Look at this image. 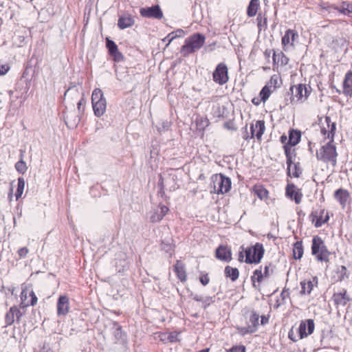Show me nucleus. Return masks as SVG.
I'll return each mask as SVG.
<instances>
[{
  "mask_svg": "<svg viewBox=\"0 0 352 352\" xmlns=\"http://www.w3.org/2000/svg\"><path fill=\"white\" fill-rule=\"evenodd\" d=\"M206 37L201 33H195L187 38L182 45L180 53L184 57L188 56L189 54L199 50L204 44Z\"/></svg>",
  "mask_w": 352,
  "mask_h": 352,
  "instance_id": "f257e3e1",
  "label": "nucleus"
},
{
  "mask_svg": "<svg viewBox=\"0 0 352 352\" xmlns=\"http://www.w3.org/2000/svg\"><path fill=\"white\" fill-rule=\"evenodd\" d=\"M336 147L333 144V140H330L325 145L322 146L316 153L318 160L328 163L331 162L333 166L337 164Z\"/></svg>",
  "mask_w": 352,
  "mask_h": 352,
  "instance_id": "f03ea898",
  "label": "nucleus"
},
{
  "mask_svg": "<svg viewBox=\"0 0 352 352\" xmlns=\"http://www.w3.org/2000/svg\"><path fill=\"white\" fill-rule=\"evenodd\" d=\"M311 254L316 256L317 261L328 262L331 252L327 249L324 241L318 236L312 239Z\"/></svg>",
  "mask_w": 352,
  "mask_h": 352,
  "instance_id": "7ed1b4c3",
  "label": "nucleus"
},
{
  "mask_svg": "<svg viewBox=\"0 0 352 352\" xmlns=\"http://www.w3.org/2000/svg\"><path fill=\"white\" fill-rule=\"evenodd\" d=\"M231 188V180L222 174L215 175L212 177L210 184V192L215 194H224L228 192Z\"/></svg>",
  "mask_w": 352,
  "mask_h": 352,
  "instance_id": "20e7f679",
  "label": "nucleus"
},
{
  "mask_svg": "<svg viewBox=\"0 0 352 352\" xmlns=\"http://www.w3.org/2000/svg\"><path fill=\"white\" fill-rule=\"evenodd\" d=\"M264 252L265 250L263 244L260 243H256L255 245L247 248L245 250V262L246 263L250 264L258 263L261 262L263 256Z\"/></svg>",
  "mask_w": 352,
  "mask_h": 352,
  "instance_id": "39448f33",
  "label": "nucleus"
},
{
  "mask_svg": "<svg viewBox=\"0 0 352 352\" xmlns=\"http://www.w3.org/2000/svg\"><path fill=\"white\" fill-rule=\"evenodd\" d=\"M311 91L308 89L305 85L299 84L298 86H291L289 91V102L294 104L298 102L302 99L305 100L310 94Z\"/></svg>",
  "mask_w": 352,
  "mask_h": 352,
  "instance_id": "423d86ee",
  "label": "nucleus"
},
{
  "mask_svg": "<svg viewBox=\"0 0 352 352\" xmlns=\"http://www.w3.org/2000/svg\"><path fill=\"white\" fill-rule=\"evenodd\" d=\"M243 130V138L244 140H249L254 137L260 140L265 130V122L264 120H257L255 124L252 123L250 124V135L248 133L247 126Z\"/></svg>",
  "mask_w": 352,
  "mask_h": 352,
  "instance_id": "0eeeda50",
  "label": "nucleus"
},
{
  "mask_svg": "<svg viewBox=\"0 0 352 352\" xmlns=\"http://www.w3.org/2000/svg\"><path fill=\"white\" fill-rule=\"evenodd\" d=\"M213 80L220 85L226 84L228 80V69L224 63H220L216 67L212 74Z\"/></svg>",
  "mask_w": 352,
  "mask_h": 352,
  "instance_id": "6e6552de",
  "label": "nucleus"
},
{
  "mask_svg": "<svg viewBox=\"0 0 352 352\" xmlns=\"http://www.w3.org/2000/svg\"><path fill=\"white\" fill-rule=\"evenodd\" d=\"M170 171V173H168V175L165 179L162 175L160 177L158 184L161 188V191L164 190L165 185L168 187L170 191H175L179 188V185L177 184V176L174 173H173L172 169Z\"/></svg>",
  "mask_w": 352,
  "mask_h": 352,
  "instance_id": "1a4fd4ad",
  "label": "nucleus"
},
{
  "mask_svg": "<svg viewBox=\"0 0 352 352\" xmlns=\"http://www.w3.org/2000/svg\"><path fill=\"white\" fill-rule=\"evenodd\" d=\"M140 14L142 17L162 19L163 18V12L159 5L152 6L151 7L141 8Z\"/></svg>",
  "mask_w": 352,
  "mask_h": 352,
  "instance_id": "9d476101",
  "label": "nucleus"
},
{
  "mask_svg": "<svg viewBox=\"0 0 352 352\" xmlns=\"http://www.w3.org/2000/svg\"><path fill=\"white\" fill-rule=\"evenodd\" d=\"M315 328L314 321L312 319L302 320L298 327V333L300 339L307 337L311 335Z\"/></svg>",
  "mask_w": 352,
  "mask_h": 352,
  "instance_id": "9b49d317",
  "label": "nucleus"
},
{
  "mask_svg": "<svg viewBox=\"0 0 352 352\" xmlns=\"http://www.w3.org/2000/svg\"><path fill=\"white\" fill-rule=\"evenodd\" d=\"M309 218L313 222H315L314 226L316 228H319L328 221L329 216L327 212L324 209L318 211H313L309 215Z\"/></svg>",
  "mask_w": 352,
  "mask_h": 352,
  "instance_id": "f8f14e48",
  "label": "nucleus"
},
{
  "mask_svg": "<svg viewBox=\"0 0 352 352\" xmlns=\"http://www.w3.org/2000/svg\"><path fill=\"white\" fill-rule=\"evenodd\" d=\"M285 195L292 200H294L296 204H299L302 201V193L300 189L297 188L292 183L287 184L285 189Z\"/></svg>",
  "mask_w": 352,
  "mask_h": 352,
  "instance_id": "ddd939ff",
  "label": "nucleus"
},
{
  "mask_svg": "<svg viewBox=\"0 0 352 352\" xmlns=\"http://www.w3.org/2000/svg\"><path fill=\"white\" fill-rule=\"evenodd\" d=\"M106 46L109 54L113 57L114 61L120 62L124 60L122 54L119 52L118 46L113 41L107 38Z\"/></svg>",
  "mask_w": 352,
  "mask_h": 352,
  "instance_id": "4468645a",
  "label": "nucleus"
},
{
  "mask_svg": "<svg viewBox=\"0 0 352 352\" xmlns=\"http://www.w3.org/2000/svg\"><path fill=\"white\" fill-rule=\"evenodd\" d=\"M215 256L219 260L228 263L232 259L231 250L227 245H219L216 250Z\"/></svg>",
  "mask_w": 352,
  "mask_h": 352,
  "instance_id": "2eb2a0df",
  "label": "nucleus"
},
{
  "mask_svg": "<svg viewBox=\"0 0 352 352\" xmlns=\"http://www.w3.org/2000/svg\"><path fill=\"white\" fill-rule=\"evenodd\" d=\"M332 298L335 305L338 307H344L351 300L345 289H343L341 292L334 293Z\"/></svg>",
  "mask_w": 352,
  "mask_h": 352,
  "instance_id": "dca6fc26",
  "label": "nucleus"
},
{
  "mask_svg": "<svg viewBox=\"0 0 352 352\" xmlns=\"http://www.w3.org/2000/svg\"><path fill=\"white\" fill-rule=\"evenodd\" d=\"M69 309V298L67 296H60L57 302V314L65 316Z\"/></svg>",
  "mask_w": 352,
  "mask_h": 352,
  "instance_id": "f3484780",
  "label": "nucleus"
},
{
  "mask_svg": "<svg viewBox=\"0 0 352 352\" xmlns=\"http://www.w3.org/2000/svg\"><path fill=\"white\" fill-rule=\"evenodd\" d=\"M244 316L246 319H248V321L246 322L247 324H249L250 327H254L255 331H256L259 324V314L254 310H248L245 313Z\"/></svg>",
  "mask_w": 352,
  "mask_h": 352,
  "instance_id": "a211bd4d",
  "label": "nucleus"
},
{
  "mask_svg": "<svg viewBox=\"0 0 352 352\" xmlns=\"http://www.w3.org/2000/svg\"><path fill=\"white\" fill-rule=\"evenodd\" d=\"M292 146H290V144H289L288 143L283 145L285 154V156L287 158V162H286L287 166V174L289 177H291V174H292L291 168L293 164L292 155L294 154V155H296L294 150H293V151L292 152Z\"/></svg>",
  "mask_w": 352,
  "mask_h": 352,
  "instance_id": "6ab92c4d",
  "label": "nucleus"
},
{
  "mask_svg": "<svg viewBox=\"0 0 352 352\" xmlns=\"http://www.w3.org/2000/svg\"><path fill=\"white\" fill-rule=\"evenodd\" d=\"M174 271L177 276V278L182 281L185 282L187 279L186 272L185 270L184 263L177 260L174 265Z\"/></svg>",
  "mask_w": 352,
  "mask_h": 352,
  "instance_id": "aec40b11",
  "label": "nucleus"
},
{
  "mask_svg": "<svg viewBox=\"0 0 352 352\" xmlns=\"http://www.w3.org/2000/svg\"><path fill=\"white\" fill-rule=\"evenodd\" d=\"M297 32L293 30H287L285 35L282 37V44L284 46L287 45H294V41L298 38Z\"/></svg>",
  "mask_w": 352,
  "mask_h": 352,
  "instance_id": "412c9836",
  "label": "nucleus"
},
{
  "mask_svg": "<svg viewBox=\"0 0 352 352\" xmlns=\"http://www.w3.org/2000/svg\"><path fill=\"white\" fill-rule=\"evenodd\" d=\"M343 94L347 96H352V72L345 75L343 82Z\"/></svg>",
  "mask_w": 352,
  "mask_h": 352,
  "instance_id": "4be33fe9",
  "label": "nucleus"
},
{
  "mask_svg": "<svg viewBox=\"0 0 352 352\" xmlns=\"http://www.w3.org/2000/svg\"><path fill=\"white\" fill-rule=\"evenodd\" d=\"M334 197L344 207L349 199V193L346 190L339 188L335 192Z\"/></svg>",
  "mask_w": 352,
  "mask_h": 352,
  "instance_id": "5701e85b",
  "label": "nucleus"
},
{
  "mask_svg": "<svg viewBox=\"0 0 352 352\" xmlns=\"http://www.w3.org/2000/svg\"><path fill=\"white\" fill-rule=\"evenodd\" d=\"M92 107L94 115L97 117H101L104 115L107 109V100H102L100 102H95L92 103Z\"/></svg>",
  "mask_w": 352,
  "mask_h": 352,
  "instance_id": "b1692460",
  "label": "nucleus"
},
{
  "mask_svg": "<svg viewBox=\"0 0 352 352\" xmlns=\"http://www.w3.org/2000/svg\"><path fill=\"white\" fill-rule=\"evenodd\" d=\"M135 23L133 17L131 16H120L118 21V26L120 29L124 30L131 27Z\"/></svg>",
  "mask_w": 352,
  "mask_h": 352,
  "instance_id": "393cba45",
  "label": "nucleus"
},
{
  "mask_svg": "<svg viewBox=\"0 0 352 352\" xmlns=\"http://www.w3.org/2000/svg\"><path fill=\"white\" fill-rule=\"evenodd\" d=\"M325 121L327 124L328 127L329 128V131H327L326 129L323 128L321 129L322 133L324 135L327 133V138H331L330 140H333L335 131H336V123L332 122L331 118L328 116L325 118Z\"/></svg>",
  "mask_w": 352,
  "mask_h": 352,
  "instance_id": "a878e982",
  "label": "nucleus"
},
{
  "mask_svg": "<svg viewBox=\"0 0 352 352\" xmlns=\"http://www.w3.org/2000/svg\"><path fill=\"white\" fill-rule=\"evenodd\" d=\"M225 276L230 278L232 282L236 280L239 276V271L236 267L226 266L224 270Z\"/></svg>",
  "mask_w": 352,
  "mask_h": 352,
  "instance_id": "bb28decb",
  "label": "nucleus"
},
{
  "mask_svg": "<svg viewBox=\"0 0 352 352\" xmlns=\"http://www.w3.org/2000/svg\"><path fill=\"white\" fill-rule=\"evenodd\" d=\"M192 298L197 302H202V307L204 309H206L208 307H209L211 304L214 302V297L213 296H206V297H201L197 294L192 295Z\"/></svg>",
  "mask_w": 352,
  "mask_h": 352,
  "instance_id": "cd10ccee",
  "label": "nucleus"
},
{
  "mask_svg": "<svg viewBox=\"0 0 352 352\" xmlns=\"http://www.w3.org/2000/svg\"><path fill=\"white\" fill-rule=\"evenodd\" d=\"M301 133L298 130L291 129L289 131L288 144L290 146H296L300 140Z\"/></svg>",
  "mask_w": 352,
  "mask_h": 352,
  "instance_id": "c85d7f7f",
  "label": "nucleus"
},
{
  "mask_svg": "<svg viewBox=\"0 0 352 352\" xmlns=\"http://www.w3.org/2000/svg\"><path fill=\"white\" fill-rule=\"evenodd\" d=\"M260 7L259 0H251L247 8V15L249 17H253L257 14Z\"/></svg>",
  "mask_w": 352,
  "mask_h": 352,
  "instance_id": "c756f323",
  "label": "nucleus"
},
{
  "mask_svg": "<svg viewBox=\"0 0 352 352\" xmlns=\"http://www.w3.org/2000/svg\"><path fill=\"white\" fill-rule=\"evenodd\" d=\"M303 247L302 241H296L294 244L293 253L295 259H300L303 255Z\"/></svg>",
  "mask_w": 352,
  "mask_h": 352,
  "instance_id": "7c9ffc66",
  "label": "nucleus"
},
{
  "mask_svg": "<svg viewBox=\"0 0 352 352\" xmlns=\"http://www.w3.org/2000/svg\"><path fill=\"white\" fill-rule=\"evenodd\" d=\"M23 153L24 151L21 150L20 160L15 164V168L21 174H24L28 169L26 163L23 160Z\"/></svg>",
  "mask_w": 352,
  "mask_h": 352,
  "instance_id": "2f4dec72",
  "label": "nucleus"
},
{
  "mask_svg": "<svg viewBox=\"0 0 352 352\" xmlns=\"http://www.w3.org/2000/svg\"><path fill=\"white\" fill-rule=\"evenodd\" d=\"M280 80L278 76L274 74L271 76L270 80L265 85L268 87L271 90H272V92H274L277 87H280Z\"/></svg>",
  "mask_w": 352,
  "mask_h": 352,
  "instance_id": "473e14b6",
  "label": "nucleus"
},
{
  "mask_svg": "<svg viewBox=\"0 0 352 352\" xmlns=\"http://www.w3.org/2000/svg\"><path fill=\"white\" fill-rule=\"evenodd\" d=\"M106 98L104 97V94L102 91L99 88H96L91 95V103L95 102H100L102 100H104Z\"/></svg>",
  "mask_w": 352,
  "mask_h": 352,
  "instance_id": "72a5a7b5",
  "label": "nucleus"
},
{
  "mask_svg": "<svg viewBox=\"0 0 352 352\" xmlns=\"http://www.w3.org/2000/svg\"><path fill=\"white\" fill-rule=\"evenodd\" d=\"M336 273L337 274L338 281H342L349 277L346 267L344 265L338 267Z\"/></svg>",
  "mask_w": 352,
  "mask_h": 352,
  "instance_id": "f704fd0d",
  "label": "nucleus"
},
{
  "mask_svg": "<svg viewBox=\"0 0 352 352\" xmlns=\"http://www.w3.org/2000/svg\"><path fill=\"white\" fill-rule=\"evenodd\" d=\"M301 285V290L300 294H309L313 289V283L311 280L309 281H302L300 283Z\"/></svg>",
  "mask_w": 352,
  "mask_h": 352,
  "instance_id": "c9c22d12",
  "label": "nucleus"
},
{
  "mask_svg": "<svg viewBox=\"0 0 352 352\" xmlns=\"http://www.w3.org/2000/svg\"><path fill=\"white\" fill-rule=\"evenodd\" d=\"M24 187H25V180L23 177H19L18 179L16 192L15 193V197H16V200L19 199L21 197L23 190H24Z\"/></svg>",
  "mask_w": 352,
  "mask_h": 352,
  "instance_id": "e433bc0d",
  "label": "nucleus"
},
{
  "mask_svg": "<svg viewBox=\"0 0 352 352\" xmlns=\"http://www.w3.org/2000/svg\"><path fill=\"white\" fill-rule=\"evenodd\" d=\"M256 21L257 26L259 30H261L263 28H267V19L265 15H263L261 13H259L256 17Z\"/></svg>",
  "mask_w": 352,
  "mask_h": 352,
  "instance_id": "4c0bfd02",
  "label": "nucleus"
},
{
  "mask_svg": "<svg viewBox=\"0 0 352 352\" xmlns=\"http://www.w3.org/2000/svg\"><path fill=\"white\" fill-rule=\"evenodd\" d=\"M272 93V90H271L268 87L265 85L260 91V97L261 100L265 102L270 97V94Z\"/></svg>",
  "mask_w": 352,
  "mask_h": 352,
  "instance_id": "58836bf2",
  "label": "nucleus"
},
{
  "mask_svg": "<svg viewBox=\"0 0 352 352\" xmlns=\"http://www.w3.org/2000/svg\"><path fill=\"white\" fill-rule=\"evenodd\" d=\"M15 316L12 307L10 308L9 311L6 314L5 322L6 326L12 324L14 322Z\"/></svg>",
  "mask_w": 352,
  "mask_h": 352,
  "instance_id": "ea45409f",
  "label": "nucleus"
},
{
  "mask_svg": "<svg viewBox=\"0 0 352 352\" xmlns=\"http://www.w3.org/2000/svg\"><path fill=\"white\" fill-rule=\"evenodd\" d=\"M264 276L262 273L261 267L260 269H256L253 275L251 277V280L253 283V285L255 287V281L256 280L258 283H261L263 280Z\"/></svg>",
  "mask_w": 352,
  "mask_h": 352,
  "instance_id": "a19ab883",
  "label": "nucleus"
},
{
  "mask_svg": "<svg viewBox=\"0 0 352 352\" xmlns=\"http://www.w3.org/2000/svg\"><path fill=\"white\" fill-rule=\"evenodd\" d=\"M72 118V116L71 114H67L65 117V124L67 125H69V124H70L71 126L77 125V124L80 121V118H79L78 116H74L73 120H71Z\"/></svg>",
  "mask_w": 352,
  "mask_h": 352,
  "instance_id": "79ce46f5",
  "label": "nucleus"
},
{
  "mask_svg": "<svg viewBox=\"0 0 352 352\" xmlns=\"http://www.w3.org/2000/svg\"><path fill=\"white\" fill-rule=\"evenodd\" d=\"M237 330L239 333L242 336L256 332L254 327H250L249 324H248L245 327H237Z\"/></svg>",
  "mask_w": 352,
  "mask_h": 352,
  "instance_id": "37998d69",
  "label": "nucleus"
},
{
  "mask_svg": "<svg viewBox=\"0 0 352 352\" xmlns=\"http://www.w3.org/2000/svg\"><path fill=\"white\" fill-rule=\"evenodd\" d=\"M280 298H281V300H277L278 307L280 306V305L285 304V300L289 298V289L285 288L280 293Z\"/></svg>",
  "mask_w": 352,
  "mask_h": 352,
  "instance_id": "c03bdc74",
  "label": "nucleus"
},
{
  "mask_svg": "<svg viewBox=\"0 0 352 352\" xmlns=\"http://www.w3.org/2000/svg\"><path fill=\"white\" fill-rule=\"evenodd\" d=\"M177 32H179V33H183V30H181V29H179L177 30L175 32H170V34H168L164 38V41H167L168 43L167 45L170 44V43L175 38H177V36H179L177 34Z\"/></svg>",
  "mask_w": 352,
  "mask_h": 352,
  "instance_id": "a18cd8bd",
  "label": "nucleus"
},
{
  "mask_svg": "<svg viewBox=\"0 0 352 352\" xmlns=\"http://www.w3.org/2000/svg\"><path fill=\"white\" fill-rule=\"evenodd\" d=\"M161 249L166 253L172 254L173 251V245L169 242L162 241L161 244Z\"/></svg>",
  "mask_w": 352,
  "mask_h": 352,
  "instance_id": "49530a36",
  "label": "nucleus"
},
{
  "mask_svg": "<svg viewBox=\"0 0 352 352\" xmlns=\"http://www.w3.org/2000/svg\"><path fill=\"white\" fill-rule=\"evenodd\" d=\"M302 174L300 164L299 162L294 163L292 176L294 177H299Z\"/></svg>",
  "mask_w": 352,
  "mask_h": 352,
  "instance_id": "de8ad7c7",
  "label": "nucleus"
},
{
  "mask_svg": "<svg viewBox=\"0 0 352 352\" xmlns=\"http://www.w3.org/2000/svg\"><path fill=\"white\" fill-rule=\"evenodd\" d=\"M277 56H278V57L280 56V63H281V65H287L288 63L289 58L283 52H280L278 54H276V53H274L273 60H274V62H276Z\"/></svg>",
  "mask_w": 352,
  "mask_h": 352,
  "instance_id": "09e8293b",
  "label": "nucleus"
},
{
  "mask_svg": "<svg viewBox=\"0 0 352 352\" xmlns=\"http://www.w3.org/2000/svg\"><path fill=\"white\" fill-rule=\"evenodd\" d=\"M162 219V217H161V215L160 214L159 209L155 210L153 212V214H151V216L150 217V220L153 223L159 222Z\"/></svg>",
  "mask_w": 352,
  "mask_h": 352,
  "instance_id": "8fccbe9b",
  "label": "nucleus"
},
{
  "mask_svg": "<svg viewBox=\"0 0 352 352\" xmlns=\"http://www.w3.org/2000/svg\"><path fill=\"white\" fill-rule=\"evenodd\" d=\"M166 340L167 342H176L179 341L178 339V333L176 331H173L169 333H168V336H166Z\"/></svg>",
  "mask_w": 352,
  "mask_h": 352,
  "instance_id": "3c124183",
  "label": "nucleus"
},
{
  "mask_svg": "<svg viewBox=\"0 0 352 352\" xmlns=\"http://www.w3.org/2000/svg\"><path fill=\"white\" fill-rule=\"evenodd\" d=\"M256 192L258 195V197L260 198H263V197H266L267 196V194H268V192L266 189L263 188H258V189L256 190Z\"/></svg>",
  "mask_w": 352,
  "mask_h": 352,
  "instance_id": "603ef678",
  "label": "nucleus"
},
{
  "mask_svg": "<svg viewBox=\"0 0 352 352\" xmlns=\"http://www.w3.org/2000/svg\"><path fill=\"white\" fill-rule=\"evenodd\" d=\"M199 281L201 282V283L203 285H204V286L207 285L210 282V278H209L208 274H202L201 276H200Z\"/></svg>",
  "mask_w": 352,
  "mask_h": 352,
  "instance_id": "864d4df0",
  "label": "nucleus"
},
{
  "mask_svg": "<svg viewBox=\"0 0 352 352\" xmlns=\"http://www.w3.org/2000/svg\"><path fill=\"white\" fill-rule=\"evenodd\" d=\"M157 209H159L160 214L162 219L169 210L168 208L164 205H160Z\"/></svg>",
  "mask_w": 352,
  "mask_h": 352,
  "instance_id": "5fc2aeb1",
  "label": "nucleus"
},
{
  "mask_svg": "<svg viewBox=\"0 0 352 352\" xmlns=\"http://www.w3.org/2000/svg\"><path fill=\"white\" fill-rule=\"evenodd\" d=\"M170 123L168 121H163L161 124V126L157 127V130L160 132L165 131L168 129Z\"/></svg>",
  "mask_w": 352,
  "mask_h": 352,
  "instance_id": "6e6d98bb",
  "label": "nucleus"
},
{
  "mask_svg": "<svg viewBox=\"0 0 352 352\" xmlns=\"http://www.w3.org/2000/svg\"><path fill=\"white\" fill-rule=\"evenodd\" d=\"M14 314L15 316V318H16V321L19 322L21 317L23 316V313L21 311V310L16 306L12 307Z\"/></svg>",
  "mask_w": 352,
  "mask_h": 352,
  "instance_id": "4d7b16f0",
  "label": "nucleus"
},
{
  "mask_svg": "<svg viewBox=\"0 0 352 352\" xmlns=\"http://www.w3.org/2000/svg\"><path fill=\"white\" fill-rule=\"evenodd\" d=\"M28 252V249L26 247H23L18 250V254L20 258H25L27 256Z\"/></svg>",
  "mask_w": 352,
  "mask_h": 352,
  "instance_id": "13d9d810",
  "label": "nucleus"
},
{
  "mask_svg": "<svg viewBox=\"0 0 352 352\" xmlns=\"http://www.w3.org/2000/svg\"><path fill=\"white\" fill-rule=\"evenodd\" d=\"M30 296L31 297L30 305H32V306L35 305L37 302L38 299H37L36 294H34V292L33 291H32L30 293Z\"/></svg>",
  "mask_w": 352,
  "mask_h": 352,
  "instance_id": "bf43d9fd",
  "label": "nucleus"
},
{
  "mask_svg": "<svg viewBox=\"0 0 352 352\" xmlns=\"http://www.w3.org/2000/svg\"><path fill=\"white\" fill-rule=\"evenodd\" d=\"M10 69L8 65H0V76L6 74Z\"/></svg>",
  "mask_w": 352,
  "mask_h": 352,
  "instance_id": "052dcab7",
  "label": "nucleus"
},
{
  "mask_svg": "<svg viewBox=\"0 0 352 352\" xmlns=\"http://www.w3.org/2000/svg\"><path fill=\"white\" fill-rule=\"evenodd\" d=\"M227 352H245L244 346H234Z\"/></svg>",
  "mask_w": 352,
  "mask_h": 352,
  "instance_id": "680f3d73",
  "label": "nucleus"
},
{
  "mask_svg": "<svg viewBox=\"0 0 352 352\" xmlns=\"http://www.w3.org/2000/svg\"><path fill=\"white\" fill-rule=\"evenodd\" d=\"M270 265H265L264 267V273L263 274L264 277H265V278L269 277L270 274L272 273V270H271V272H270Z\"/></svg>",
  "mask_w": 352,
  "mask_h": 352,
  "instance_id": "e2e57ef3",
  "label": "nucleus"
},
{
  "mask_svg": "<svg viewBox=\"0 0 352 352\" xmlns=\"http://www.w3.org/2000/svg\"><path fill=\"white\" fill-rule=\"evenodd\" d=\"M338 10L344 14L351 12V11H349L347 8L344 7V3H342V8Z\"/></svg>",
  "mask_w": 352,
  "mask_h": 352,
  "instance_id": "0e129e2a",
  "label": "nucleus"
},
{
  "mask_svg": "<svg viewBox=\"0 0 352 352\" xmlns=\"http://www.w3.org/2000/svg\"><path fill=\"white\" fill-rule=\"evenodd\" d=\"M85 101L83 98H81V99L77 103V108L79 111H81V106L83 103H85Z\"/></svg>",
  "mask_w": 352,
  "mask_h": 352,
  "instance_id": "69168bd1",
  "label": "nucleus"
},
{
  "mask_svg": "<svg viewBox=\"0 0 352 352\" xmlns=\"http://www.w3.org/2000/svg\"><path fill=\"white\" fill-rule=\"evenodd\" d=\"M168 336V333H162L160 334L159 337H160V340L162 341L167 342V340H166L167 336Z\"/></svg>",
  "mask_w": 352,
  "mask_h": 352,
  "instance_id": "338daca9",
  "label": "nucleus"
},
{
  "mask_svg": "<svg viewBox=\"0 0 352 352\" xmlns=\"http://www.w3.org/2000/svg\"><path fill=\"white\" fill-rule=\"evenodd\" d=\"M288 336H289V338L291 340H292V341H294V342H296V341H297V339H296V337L294 336V333H293L292 330H290V331H289Z\"/></svg>",
  "mask_w": 352,
  "mask_h": 352,
  "instance_id": "774afa93",
  "label": "nucleus"
}]
</instances>
